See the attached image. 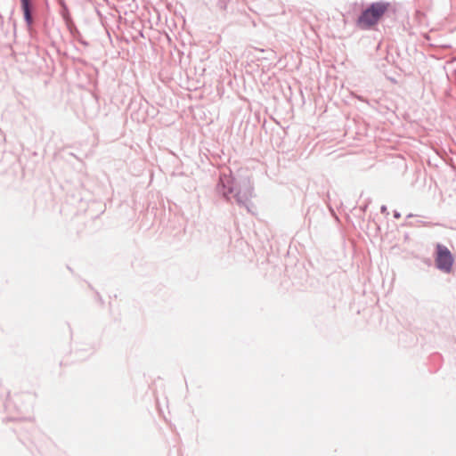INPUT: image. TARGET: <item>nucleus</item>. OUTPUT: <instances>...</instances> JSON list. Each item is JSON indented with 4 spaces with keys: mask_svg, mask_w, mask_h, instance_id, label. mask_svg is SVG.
Masks as SVG:
<instances>
[{
    "mask_svg": "<svg viewBox=\"0 0 456 456\" xmlns=\"http://www.w3.org/2000/svg\"><path fill=\"white\" fill-rule=\"evenodd\" d=\"M20 2H21L22 10L24 12L25 20L28 22V24H30L32 22V17H31L30 9H29L30 0H20Z\"/></svg>",
    "mask_w": 456,
    "mask_h": 456,
    "instance_id": "obj_3",
    "label": "nucleus"
},
{
    "mask_svg": "<svg viewBox=\"0 0 456 456\" xmlns=\"http://www.w3.org/2000/svg\"><path fill=\"white\" fill-rule=\"evenodd\" d=\"M388 4L387 3H374L368 9H366L358 19V26L361 28H369L378 23L380 18L387 11Z\"/></svg>",
    "mask_w": 456,
    "mask_h": 456,
    "instance_id": "obj_1",
    "label": "nucleus"
},
{
    "mask_svg": "<svg viewBox=\"0 0 456 456\" xmlns=\"http://www.w3.org/2000/svg\"><path fill=\"white\" fill-rule=\"evenodd\" d=\"M436 266L445 273H450L452 269V255L446 247L441 244H437L436 246Z\"/></svg>",
    "mask_w": 456,
    "mask_h": 456,
    "instance_id": "obj_2",
    "label": "nucleus"
}]
</instances>
